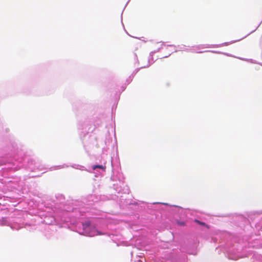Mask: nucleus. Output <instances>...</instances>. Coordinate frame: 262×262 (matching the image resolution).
<instances>
[{
	"instance_id": "nucleus-1",
	"label": "nucleus",
	"mask_w": 262,
	"mask_h": 262,
	"mask_svg": "<svg viewBox=\"0 0 262 262\" xmlns=\"http://www.w3.org/2000/svg\"><path fill=\"white\" fill-rule=\"evenodd\" d=\"M82 227L85 233L90 236H93L98 234H100V233L96 230L95 227L92 228L90 221H87L83 223Z\"/></svg>"
},
{
	"instance_id": "nucleus-2",
	"label": "nucleus",
	"mask_w": 262,
	"mask_h": 262,
	"mask_svg": "<svg viewBox=\"0 0 262 262\" xmlns=\"http://www.w3.org/2000/svg\"><path fill=\"white\" fill-rule=\"evenodd\" d=\"M194 222L196 223L197 224H198L199 225H201V226H204L205 227H206L207 228L209 229V226L207 225L204 222H201L200 221L198 220H195L194 221Z\"/></svg>"
},
{
	"instance_id": "nucleus-3",
	"label": "nucleus",
	"mask_w": 262,
	"mask_h": 262,
	"mask_svg": "<svg viewBox=\"0 0 262 262\" xmlns=\"http://www.w3.org/2000/svg\"><path fill=\"white\" fill-rule=\"evenodd\" d=\"M96 168H100V169L104 170L105 169V166H103L102 165H94L93 166V170H95Z\"/></svg>"
},
{
	"instance_id": "nucleus-4",
	"label": "nucleus",
	"mask_w": 262,
	"mask_h": 262,
	"mask_svg": "<svg viewBox=\"0 0 262 262\" xmlns=\"http://www.w3.org/2000/svg\"><path fill=\"white\" fill-rule=\"evenodd\" d=\"M177 224L181 226H183L185 225V223L183 221H177Z\"/></svg>"
}]
</instances>
